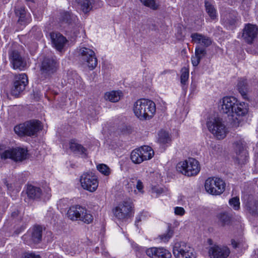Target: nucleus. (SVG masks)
<instances>
[{
	"instance_id": "nucleus-49",
	"label": "nucleus",
	"mask_w": 258,
	"mask_h": 258,
	"mask_svg": "<svg viewBox=\"0 0 258 258\" xmlns=\"http://www.w3.org/2000/svg\"><path fill=\"white\" fill-rule=\"evenodd\" d=\"M177 38L179 40L183 39L184 35L182 34L181 30H178L176 34Z\"/></svg>"
},
{
	"instance_id": "nucleus-24",
	"label": "nucleus",
	"mask_w": 258,
	"mask_h": 258,
	"mask_svg": "<svg viewBox=\"0 0 258 258\" xmlns=\"http://www.w3.org/2000/svg\"><path fill=\"white\" fill-rule=\"evenodd\" d=\"M15 13L16 16L19 17L18 23L21 25H25L30 22V14L27 13L24 6L17 5L16 6L15 8Z\"/></svg>"
},
{
	"instance_id": "nucleus-4",
	"label": "nucleus",
	"mask_w": 258,
	"mask_h": 258,
	"mask_svg": "<svg viewBox=\"0 0 258 258\" xmlns=\"http://www.w3.org/2000/svg\"><path fill=\"white\" fill-rule=\"evenodd\" d=\"M42 126L40 121L31 120L23 123L16 125L14 131L16 134L20 136H36L38 132L41 130Z\"/></svg>"
},
{
	"instance_id": "nucleus-56",
	"label": "nucleus",
	"mask_w": 258,
	"mask_h": 258,
	"mask_svg": "<svg viewBox=\"0 0 258 258\" xmlns=\"http://www.w3.org/2000/svg\"><path fill=\"white\" fill-rule=\"evenodd\" d=\"M20 190V188L18 187L17 189H16V191L18 192L19 190Z\"/></svg>"
},
{
	"instance_id": "nucleus-20",
	"label": "nucleus",
	"mask_w": 258,
	"mask_h": 258,
	"mask_svg": "<svg viewBox=\"0 0 258 258\" xmlns=\"http://www.w3.org/2000/svg\"><path fill=\"white\" fill-rule=\"evenodd\" d=\"M258 28L256 25L248 24L243 30L242 37L248 44H251L256 37Z\"/></svg>"
},
{
	"instance_id": "nucleus-47",
	"label": "nucleus",
	"mask_w": 258,
	"mask_h": 258,
	"mask_svg": "<svg viewBox=\"0 0 258 258\" xmlns=\"http://www.w3.org/2000/svg\"><path fill=\"white\" fill-rule=\"evenodd\" d=\"M247 143L245 142L243 138H239L235 142V145H244L245 144H247Z\"/></svg>"
},
{
	"instance_id": "nucleus-10",
	"label": "nucleus",
	"mask_w": 258,
	"mask_h": 258,
	"mask_svg": "<svg viewBox=\"0 0 258 258\" xmlns=\"http://www.w3.org/2000/svg\"><path fill=\"white\" fill-rule=\"evenodd\" d=\"M225 183L220 178L212 177L207 178L205 183L206 191L213 195H220L225 188Z\"/></svg>"
},
{
	"instance_id": "nucleus-43",
	"label": "nucleus",
	"mask_w": 258,
	"mask_h": 258,
	"mask_svg": "<svg viewBox=\"0 0 258 258\" xmlns=\"http://www.w3.org/2000/svg\"><path fill=\"white\" fill-rule=\"evenodd\" d=\"M22 258H40L39 255L35 254L32 252H25L23 254Z\"/></svg>"
},
{
	"instance_id": "nucleus-12",
	"label": "nucleus",
	"mask_w": 258,
	"mask_h": 258,
	"mask_svg": "<svg viewBox=\"0 0 258 258\" xmlns=\"http://www.w3.org/2000/svg\"><path fill=\"white\" fill-rule=\"evenodd\" d=\"M1 158L4 159H11L15 161H22L28 157L26 148L18 147L0 153Z\"/></svg>"
},
{
	"instance_id": "nucleus-36",
	"label": "nucleus",
	"mask_w": 258,
	"mask_h": 258,
	"mask_svg": "<svg viewBox=\"0 0 258 258\" xmlns=\"http://www.w3.org/2000/svg\"><path fill=\"white\" fill-rule=\"evenodd\" d=\"M135 184L134 186L137 189V190H134V192L136 194H143L144 192V184L143 182L137 178L135 179Z\"/></svg>"
},
{
	"instance_id": "nucleus-40",
	"label": "nucleus",
	"mask_w": 258,
	"mask_h": 258,
	"mask_svg": "<svg viewBox=\"0 0 258 258\" xmlns=\"http://www.w3.org/2000/svg\"><path fill=\"white\" fill-rule=\"evenodd\" d=\"M230 206L235 210H237L240 207L239 199L237 197H234L229 201Z\"/></svg>"
},
{
	"instance_id": "nucleus-48",
	"label": "nucleus",
	"mask_w": 258,
	"mask_h": 258,
	"mask_svg": "<svg viewBox=\"0 0 258 258\" xmlns=\"http://www.w3.org/2000/svg\"><path fill=\"white\" fill-rule=\"evenodd\" d=\"M241 242L240 241H237L234 239L231 240V244L234 248L239 247L241 245Z\"/></svg>"
},
{
	"instance_id": "nucleus-3",
	"label": "nucleus",
	"mask_w": 258,
	"mask_h": 258,
	"mask_svg": "<svg viewBox=\"0 0 258 258\" xmlns=\"http://www.w3.org/2000/svg\"><path fill=\"white\" fill-rule=\"evenodd\" d=\"M114 216L118 220L126 221L134 214V205L130 199L120 202L112 209Z\"/></svg>"
},
{
	"instance_id": "nucleus-52",
	"label": "nucleus",
	"mask_w": 258,
	"mask_h": 258,
	"mask_svg": "<svg viewBox=\"0 0 258 258\" xmlns=\"http://www.w3.org/2000/svg\"><path fill=\"white\" fill-rule=\"evenodd\" d=\"M208 242L209 244V245H212V240L210 239H208Z\"/></svg>"
},
{
	"instance_id": "nucleus-25",
	"label": "nucleus",
	"mask_w": 258,
	"mask_h": 258,
	"mask_svg": "<svg viewBox=\"0 0 258 258\" xmlns=\"http://www.w3.org/2000/svg\"><path fill=\"white\" fill-rule=\"evenodd\" d=\"M237 89L243 99L247 98L248 84L246 79L240 78L237 84Z\"/></svg>"
},
{
	"instance_id": "nucleus-37",
	"label": "nucleus",
	"mask_w": 258,
	"mask_h": 258,
	"mask_svg": "<svg viewBox=\"0 0 258 258\" xmlns=\"http://www.w3.org/2000/svg\"><path fill=\"white\" fill-rule=\"evenodd\" d=\"M173 234V231L170 229H168L165 233L160 235L159 237L161 242L166 243L172 237Z\"/></svg>"
},
{
	"instance_id": "nucleus-1",
	"label": "nucleus",
	"mask_w": 258,
	"mask_h": 258,
	"mask_svg": "<svg viewBox=\"0 0 258 258\" xmlns=\"http://www.w3.org/2000/svg\"><path fill=\"white\" fill-rule=\"evenodd\" d=\"M222 110L230 116L235 124H239L248 111L247 103L240 102L233 97H224L222 99Z\"/></svg>"
},
{
	"instance_id": "nucleus-29",
	"label": "nucleus",
	"mask_w": 258,
	"mask_h": 258,
	"mask_svg": "<svg viewBox=\"0 0 258 258\" xmlns=\"http://www.w3.org/2000/svg\"><path fill=\"white\" fill-rule=\"evenodd\" d=\"M71 152L76 156L85 158L87 155V149L84 146H69Z\"/></svg>"
},
{
	"instance_id": "nucleus-21",
	"label": "nucleus",
	"mask_w": 258,
	"mask_h": 258,
	"mask_svg": "<svg viewBox=\"0 0 258 258\" xmlns=\"http://www.w3.org/2000/svg\"><path fill=\"white\" fill-rule=\"evenodd\" d=\"M11 63L14 69L23 70L26 67V61L18 51L13 50L9 53Z\"/></svg>"
},
{
	"instance_id": "nucleus-32",
	"label": "nucleus",
	"mask_w": 258,
	"mask_h": 258,
	"mask_svg": "<svg viewBox=\"0 0 258 258\" xmlns=\"http://www.w3.org/2000/svg\"><path fill=\"white\" fill-rule=\"evenodd\" d=\"M238 153H237V159L239 163H243V161L246 160L247 152L243 146H238Z\"/></svg>"
},
{
	"instance_id": "nucleus-42",
	"label": "nucleus",
	"mask_w": 258,
	"mask_h": 258,
	"mask_svg": "<svg viewBox=\"0 0 258 258\" xmlns=\"http://www.w3.org/2000/svg\"><path fill=\"white\" fill-rule=\"evenodd\" d=\"M174 213L176 215L183 216L185 214V210L183 208L176 207L174 208Z\"/></svg>"
},
{
	"instance_id": "nucleus-34",
	"label": "nucleus",
	"mask_w": 258,
	"mask_h": 258,
	"mask_svg": "<svg viewBox=\"0 0 258 258\" xmlns=\"http://www.w3.org/2000/svg\"><path fill=\"white\" fill-rule=\"evenodd\" d=\"M218 217L222 225L229 224L231 220V217L225 212L220 213Z\"/></svg>"
},
{
	"instance_id": "nucleus-45",
	"label": "nucleus",
	"mask_w": 258,
	"mask_h": 258,
	"mask_svg": "<svg viewBox=\"0 0 258 258\" xmlns=\"http://www.w3.org/2000/svg\"><path fill=\"white\" fill-rule=\"evenodd\" d=\"M201 58L200 57V56H198L197 55L192 56L191 57V62L194 66L196 67L197 66L201 60Z\"/></svg>"
},
{
	"instance_id": "nucleus-57",
	"label": "nucleus",
	"mask_w": 258,
	"mask_h": 258,
	"mask_svg": "<svg viewBox=\"0 0 258 258\" xmlns=\"http://www.w3.org/2000/svg\"><path fill=\"white\" fill-rule=\"evenodd\" d=\"M193 86H195V85H194L191 84V87L192 88Z\"/></svg>"
},
{
	"instance_id": "nucleus-2",
	"label": "nucleus",
	"mask_w": 258,
	"mask_h": 258,
	"mask_svg": "<svg viewBox=\"0 0 258 258\" xmlns=\"http://www.w3.org/2000/svg\"><path fill=\"white\" fill-rule=\"evenodd\" d=\"M133 110L135 115L140 120H149L156 112V105L150 100L141 99L135 102Z\"/></svg>"
},
{
	"instance_id": "nucleus-18",
	"label": "nucleus",
	"mask_w": 258,
	"mask_h": 258,
	"mask_svg": "<svg viewBox=\"0 0 258 258\" xmlns=\"http://www.w3.org/2000/svg\"><path fill=\"white\" fill-rule=\"evenodd\" d=\"M146 253L151 258H171V253L167 249L164 247H153L148 248Z\"/></svg>"
},
{
	"instance_id": "nucleus-19",
	"label": "nucleus",
	"mask_w": 258,
	"mask_h": 258,
	"mask_svg": "<svg viewBox=\"0 0 258 258\" xmlns=\"http://www.w3.org/2000/svg\"><path fill=\"white\" fill-rule=\"evenodd\" d=\"M51 43L57 51H61L68 40L61 34L57 32H52L49 33Z\"/></svg>"
},
{
	"instance_id": "nucleus-23",
	"label": "nucleus",
	"mask_w": 258,
	"mask_h": 258,
	"mask_svg": "<svg viewBox=\"0 0 258 258\" xmlns=\"http://www.w3.org/2000/svg\"><path fill=\"white\" fill-rule=\"evenodd\" d=\"M190 37L192 43H196L205 48L210 46L212 43V40L210 37L201 33H192Z\"/></svg>"
},
{
	"instance_id": "nucleus-15",
	"label": "nucleus",
	"mask_w": 258,
	"mask_h": 258,
	"mask_svg": "<svg viewBox=\"0 0 258 258\" xmlns=\"http://www.w3.org/2000/svg\"><path fill=\"white\" fill-rule=\"evenodd\" d=\"M82 187L90 192L95 191L98 186L97 177L92 173H84L80 177Z\"/></svg>"
},
{
	"instance_id": "nucleus-35",
	"label": "nucleus",
	"mask_w": 258,
	"mask_h": 258,
	"mask_svg": "<svg viewBox=\"0 0 258 258\" xmlns=\"http://www.w3.org/2000/svg\"><path fill=\"white\" fill-rule=\"evenodd\" d=\"M97 170L105 176H108L111 173V169L105 164H99L97 165Z\"/></svg>"
},
{
	"instance_id": "nucleus-16",
	"label": "nucleus",
	"mask_w": 258,
	"mask_h": 258,
	"mask_svg": "<svg viewBox=\"0 0 258 258\" xmlns=\"http://www.w3.org/2000/svg\"><path fill=\"white\" fill-rule=\"evenodd\" d=\"M80 58L84 62H87L88 67L93 70L97 65V59L95 52L92 49L87 48H81L79 51Z\"/></svg>"
},
{
	"instance_id": "nucleus-53",
	"label": "nucleus",
	"mask_w": 258,
	"mask_h": 258,
	"mask_svg": "<svg viewBox=\"0 0 258 258\" xmlns=\"http://www.w3.org/2000/svg\"><path fill=\"white\" fill-rule=\"evenodd\" d=\"M250 0H243V2L245 3V4H248V2L250 1Z\"/></svg>"
},
{
	"instance_id": "nucleus-5",
	"label": "nucleus",
	"mask_w": 258,
	"mask_h": 258,
	"mask_svg": "<svg viewBox=\"0 0 258 258\" xmlns=\"http://www.w3.org/2000/svg\"><path fill=\"white\" fill-rule=\"evenodd\" d=\"M177 170L185 176L197 175L201 170L199 162L194 158H188L179 162L176 165Z\"/></svg>"
},
{
	"instance_id": "nucleus-22",
	"label": "nucleus",
	"mask_w": 258,
	"mask_h": 258,
	"mask_svg": "<svg viewBox=\"0 0 258 258\" xmlns=\"http://www.w3.org/2000/svg\"><path fill=\"white\" fill-rule=\"evenodd\" d=\"M42 237V228L40 226H35L33 227L27 234H25L23 236V239L28 244H31L30 242L28 240H30L34 243L39 242Z\"/></svg>"
},
{
	"instance_id": "nucleus-14",
	"label": "nucleus",
	"mask_w": 258,
	"mask_h": 258,
	"mask_svg": "<svg viewBox=\"0 0 258 258\" xmlns=\"http://www.w3.org/2000/svg\"><path fill=\"white\" fill-rule=\"evenodd\" d=\"M59 22L62 24H67L72 28V31L75 35H77L79 31L80 25L76 16L72 12L63 11L60 13L59 16Z\"/></svg>"
},
{
	"instance_id": "nucleus-38",
	"label": "nucleus",
	"mask_w": 258,
	"mask_h": 258,
	"mask_svg": "<svg viewBox=\"0 0 258 258\" xmlns=\"http://www.w3.org/2000/svg\"><path fill=\"white\" fill-rule=\"evenodd\" d=\"M189 77V72L188 70L184 68L181 70V75L180 76V83L182 85V87H184V86L186 85V83L188 80Z\"/></svg>"
},
{
	"instance_id": "nucleus-11",
	"label": "nucleus",
	"mask_w": 258,
	"mask_h": 258,
	"mask_svg": "<svg viewBox=\"0 0 258 258\" xmlns=\"http://www.w3.org/2000/svg\"><path fill=\"white\" fill-rule=\"evenodd\" d=\"M173 254L175 258H196L194 249L188 244L182 241L176 242L173 247Z\"/></svg>"
},
{
	"instance_id": "nucleus-9",
	"label": "nucleus",
	"mask_w": 258,
	"mask_h": 258,
	"mask_svg": "<svg viewBox=\"0 0 258 258\" xmlns=\"http://www.w3.org/2000/svg\"><path fill=\"white\" fill-rule=\"evenodd\" d=\"M154 155L151 146H140L131 153L130 158L135 164H140L144 161L151 159Z\"/></svg>"
},
{
	"instance_id": "nucleus-51",
	"label": "nucleus",
	"mask_w": 258,
	"mask_h": 258,
	"mask_svg": "<svg viewBox=\"0 0 258 258\" xmlns=\"http://www.w3.org/2000/svg\"><path fill=\"white\" fill-rule=\"evenodd\" d=\"M7 188H8V189L9 191H11L12 190V185L11 184L10 185L9 184H7Z\"/></svg>"
},
{
	"instance_id": "nucleus-55",
	"label": "nucleus",
	"mask_w": 258,
	"mask_h": 258,
	"mask_svg": "<svg viewBox=\"0 0 258 258\" xmlns=\"http://www.w3.org/2000/svg\"><path fill=\"white\" fill-rule=\"evenodd\" d=\"M26 2H34L35 0H25Z\"/></svg>"
},
{
	"instance_id": "nucleus-30",
	"label": "nucleus",
	"mask_w": 258,
	"mask_h": 258,
	"mask_svg": "<svg viewBox=\"0 0 258 258\" xmlns=\"http://www.w3.org/2000/svg\"><path fill=\"white\" fill-rule=\"evenodd\" d=\"M171 140V138L168 132L161 130L158 133V143L159 144H169Z\"/></svg>"
},
{
	"instance_id": "nucleus-41",
	"label": "nucleus",
	"mask_w": 258,
	"mask_h": 258,
	"mask_svg": "<svg viewBox=\"0 0 258 258\" xmlns=\"http://www.w3.org/2000/svg\"><path fill=\"white\" fill-rule=\"evenodd\" d=\"M152 194L155 195V197H158L164 192L163 188L158 185L152 186L151 189Z\"/></svg>"
},
{
	"instance_id": "nucleus-6",
	"label": "nucleus",
	"mask_w": 258,
	"mask_h": 258,
	"mask_svg": "<svg viewBox=\"0 0 258 258\" xmlns=\"http://www.w3.org/2000/svg\"><path fill=\"white\" fill-rule=\"evenodd\" d=\"M68 217L72 221H81L89 224L93 220L91 212L86 208L79 205L71 207L67 212Z\"/></svg>"
},
{
	"instance_id": "nucleus-50",
	"label": "nucleus",
	"mask_w": 258,
	"mask_h": 258,
	"mask_svg": "<svg viewBox=\"0 0 258 258\" xmlns=\"http://www.w3.org/2000/svg\"><path fill=\"white\" fill-rule=\"evenodd\" d=\"M70 145H81L76 139H72L69 142Z\"/></svg>"
},
{
	"instance_id": "nucleus-54",
	"label": "nucleus",
	"mask_w": 258,
	"mask_h": 258,
	"mask_svg": "<svg viewBox=\"0 0 258 258\" xmlns=\"http://www.w3.org/2000/svg\"><path fill=\"white\" fill-rule=\"evenodd\" d=\"M17 215V213H16L15 212H13L12 214V216L14 217L16 215Z\"/></svg>"
},
{
	"instance_id": "nucleus-27",
	"label": "nucleus",
	"mask_w": 258,
	"mask_h": 258,
	"mask_svg": "<svg viewBox=\"0 0 258 258\" xmlns=\"http://www.w3.org/2000/svg\"><path fill=\"white\" fill-rule=\"evenodd\" d=\"M122 96V93L119 91H112L105 93L104 99L112 102H118Z\"/></svg>"
},
{
	"instance_id": "nucleus-44",
	"label": "nucleus",
	"mask_w": 258,
	"mask_h": 258,
	"mask_svg": "<svg viewBox=\"0 0 258 258\" xmlns=\"http://www.w3.org/2000/svg\"><path fill=\"white\" fill-rule=\"evenodd\" d=\"M120 130L122 134H129L132 132V128L130 126L124 125Z\"/></svg>"
},
{
	"instance_id": "nucleus-13",
	"label": "nucleus",
	"mask_w": 258,
	"mask_h": 258,
	"mask_svg": "<svg viewBox=\"0 0 258 258\" xmlns=\"http://www.w3.org/2000/svg\"><path fill=\"white\" fill-rule=\"evenodd\" d=\"M28 84V79L26 74L22 73L15 75L11 90V94L14 96L18 97L25 90Z\"/></svg>"
},
{
	"instance_id": "nucleus-17",
	"label": "nucleus",
	"mask_w": 258,
	"mask_h": 258,
	"mask_svg": "<svg viewBox=\"0 0 258 258\" xmlns=\"http://www.w3.org/2000/svg\"><path fill=\"white\" fill-rule=\"evenodd\" d=\"M230 254V250L227 246L214 244L209 249L211 258H227Z\"/></svg>"
},
{
	"instance_id": "nucleus-46",
	"label": "nucleus",
	"mask_w": 258,
	"mask_h": 258,
	"mask_svg": "<svg viewBox=\"0 0 258 258\" xmlns=\"http://www.w3.org/2000/svg\"><path fill=\"white\" fill-rule=\"evenodd\" d=\"M145 213H141V214L138 215L136 217V219L135 221V225L138 227V223L142 221V220H144L145 219Z\"/></svg>"
},
{
	"instance_id": "nucleus-31",
	"label": "nucleus",
	"mask_w": 258,
	"mask_h": 258,
	"mask_svg": "<svg viewBox=\"0 0 258 258\" xmlns=\"http://www.w3.org/2000/svg\"><path fill=\"white\" fill-rule=\"evenodd\" d=\"M205 6L206 8V11L208 13L209 16L212 20H215L217 18L216 10L215 9L214 6L208 1L205 2Z\"/></svg>"
},
{
	"instance_id": "nucleus-26",
	"label": "nucleus",
	"mask_w": 258,
	"mask_h": 258,
	"mask_svg": "<svg viewBox=\"0 0 258 258\" xmlns=\"http://www.w3.org/2000/svg\"><path fill=\"white\" fill-rule=\"evenodd\" d=\"M27 194L29 198L33 199H38L41 195V190L39 187L32 185H28Z\"/></svg>"
},
{
	"instance_id": "nucleus-33",
	"label": "nucleus",
	"mask_w": 258,
	"mask_h": 258,
	"mask_svg": "<svg viewBox=\"0 0 258 258\" xmlns=\"http://www.w3.org/2000/svg\"><path fill=\"white\" fill-rule=\"evenodd\" d=\"M140 2L145 6L150 8L153 10H158L159 8V3L156 2L155 0H140Z\"/></svg>"
},
{
	"instance_id": "nucleus-58",
	"label": "nucleus",
	"mask_w": 258,
	"mask_h": 258,
	"mask_svg": "<svg viewBox=\"0 0 258 258\" xmlns=\"http://www.w3.org/2000/svg\"><path fill=\"white\" fill-rule=\"evenodd\" d=\"M71 255H73V252H71Z\"/></svg>"
},
{
	"instance_id": "nucleus-7",
	"label": "nucleus",
	"mask_w": 258,
	"mask_h": 258,
	"mask_svg": "<svg viewBox=\"0 0 258 258\" xmlns=\"http://www.w3.org/2000/svg\"><path fill=\"white\" fill-rule=\"evenodd\" d=\"M206 124L208 130L218 139H223L226 137L227 129L221 118L210 117Z\"/></svg>"
},
{
	"instance_id": "nucleus-39",
	"label": "nucleus",
	"mask_w": 258,
	"mask_h": 258,
	"mask_svg": "<svg viewBox=\"0 0 258 258\" xmlns=\"http://www.w3.org/2000/svg\"><path fill=\"white\" fill-rule=\"evenodd\" d=\"M207 54L206 48L202 47L200 45H197L195 48V55L200 56L202 59Z\"/></svg>"
},
{
	"instance_id": "nucleus-28",
	"label": "nucleus",
	"mask_w": 258,
	"mask_h": 258,
	"mask_svg": "<svg viewBox=\"0 0 258 258\" xmlns=\"http://www.w3.org/2000/svg\"><path fill=\"white\" fill-rule=\"evenodd\" d=\"M79 4L82 11L86 14L95 7V0H81Z\"/></svg>"
},
{
	"instance_id": "nucleus-8",
	"label": "nucleus",
	"mask_w": 258,
	"mask_h": 258,
	"mask_svg": "<svg viewBox=\"0 0 258 258\" xmlns=\"http://www.w3.org/2000/svg\"><path fill=\"white\" fill-rule=\"evenodd\" d=\"M58 64L54 56H47L44 57L40 68L41 78L42 80L49 78L56 72Z\"/></svg>"
}]
</instances>
